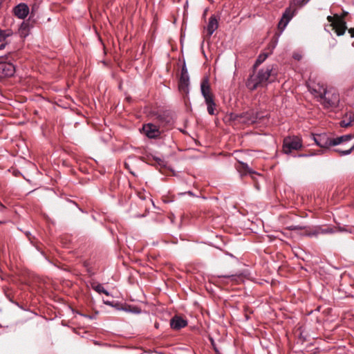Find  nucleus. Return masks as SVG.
Instances as JSON below:
<instances>
[{
	"mask_svg": "<svg viewBox=\"0 0 354 354\" xmlns=\"http://www.w3.org/2000/svg\"><path fill=\"white\" fill-rule=\"evenodd\" d=\"M313 156V154L301 153V154H299L297 156L298 157H308V156Z\"/></svg>",
	"mask_w": 354,
	"mask_h": 354,
	"instance_id": "nucleus-32",
	"label": "nucleus"
},
{
	"mask_svg": "<svg viewBox=\"0 0 354 354\" xmlns=\"http://www.w3.org/2000/svg\"><path fill=\"white\" fill-rule=\"evenodd\" d=\"M348 120H351V122H353L354 121V115H350Z\"/></svg>",
	"mask_w": 354,
	"mask_h": 354,
	"instance_id": "nucleus-36",
	"label": "nucleus"
},
{
	"mask_svg": "<svg viewBox=\"0 0 354 354\" xmlns=\"http://www.w3.org/2000/svg\"><path fill=\"white\" fill-rule=\"evenodd\" d=\"M294 58L297 59V60H299L300 58H301V55H294Z\"/></svg>",
	"mask_w": 354,
	"mask_h": 354,
	"instance_id": "nucleus-34",
	"label": "nucleus"
},
{
	"mask_svg": "<svg viewBox=\"0 0 354 354\" xmlns=\"http://www.w3.org/2000/svg\"><path fill=\"white\" fill-rule=\"evenodd\" d=\"M15 71V66L7 62H0V78L11 77Z\"/></svg>",
	"mask_w": 354,
	"mask_h": 354,
	"instance_id": "nucleus-6",
	"label": "nucleus"
},
{
	"mask_svg": "<svg viewBox=\"0 0 354 354\" xmlns=\"http://www.w3.org/2000/svg\"><path fill=\"white\" fill-rule=\"evenodd\" d=\"M201 91L205 102L214 98L207 78H204L201 83Z\"/></svg>",
	"mask_w": 354,
	"mask_h": 354,
	"instance_id": "nucleus-10",
	"label": "nucleus"
},
{
	"mask_svg": "<svg viewBox=\"0 0 354 354\" xmlns=\"http://www.w3.org/2000/svg\"><path fill=\"white\" fill-rule=\"evenodd\" d=\"M335 232V230L332 227H325L323 228L322 227H316L314 230L310 231L306 234L308 236H317L319 234H333Z\"/></svg>",
	"mask_w": 354,
	"mask_h": 354,
	"instance_id": "nucleus-14",
	"label": "nucleus"
},
{
	"mask_svg": "<svg viewBox=\"0 0 354 354\" xmlns=\"http://www.w3.org/2000/svg\"><path fill=\"white\" fill-rule=\"evenodd\" d=\"M301 147V140L298 137H287L283 140V151L286 154H290L292 150H298Z\"/></svg>",
	"mask_w": 354,
	"mask_h": 354,
	"instance_id": "nucleus-3",
	"label": "nucleus"
},
{
	"mask_svg": "<svg viewBox=\"0 0 354 354\" xmlns=\"http://www.w3.org/2000/svg\"><path fill=\"white\" fill-rule=\"evenodd\" d=\"M349 34L351 35V37L352 38H354V28H351L348 30Z\"/></svg>",
	"mask_w": 354,
	"mask_h": 354,
	"instance_id": "nucleus-31",
	"label": "nucleus"
},
{
	"mask_svg": "<svg viewBox=\"0 0 354 354\" xmlns=\"http://www.w3.org/2000/svg\"><path fill=\"white\" fill-rule=\"evenodd\" d=\"M353 149H354V145L348 149H346V150L335 149V151L339 153L340 156H346V155L350 154Z\"/></svg>",
	"mask_w": 354,
	"mask_h": 354,
	"instance_id": "nucleus-24",
	"label": "nucleus"
},
{
	"mask_svg": "<svg viewBox=\"0 0 354 354\" xmlns=\"http://www.w3.org/2000/svg\"><path fill=\"white\" fill-rule=\"evenodd\" d=\"M140 198H142V199H144V198H144V197H142V196H140Z\"/></svg>",
	"mask_w": 354,
	"mask_h": 354,
	"instance_id": "nucleus-38",
	"label": "nucleus"
},
{
	"mask_svg": "<svg viewBox=\"0 0 354 354\" xmlns=\"http://www.w3.org/2000/svg\"><path fill=\"white\" fill-rule=\"evenodd\" d=\"M242 276H243L242 273H239V274H231V275L219 276V277L227 278V279H230L232 281L238 282L239 280L242 279Z\"/></svg>",
	"mask_w": 354,
	"mask_h": 354,
	"instance_id": "nucleus-22",
	"label": "nucleus"
},
{
	"mask_svg": "<svg viewBox=\"0 0 354 354\" xmlns=\"http://www.w3.org/2000/svg\"><path fill=\"white\" fill-rule=\"evenodd\" d=\"M14 13L19 19H25L29 13V8L25 3H19L14 8Z\"/></svg>",
	"mask_w": 354,
	"mask_h": 354,
	"instance_id": "nucleus-12",
	"label": "nucleus"
},
{
	"mask_svg": "<svg viewBox=\"0 0 354 354\" xmlns=\"http://www.w3.org/2000/svg\"><path fill=\"white\" fill-rule=\"evenodd\" d=\"M156 120L162 124H168L171 122V118L165 113L157 114Z\"/></svg>",
	"mask_w": 354,
	"mask_h": 354,
	"instance_id": "nucleus-18",
	"label": "nucleus"
},
{
	"mask_svg": "<svg viewBox=\"0 0 354 354\" xmlns=\"http://www.w3.org/2000/svg\"><path fill=\"white\" fill-rule=\"evenodd\" d=\"M92 288L98 293H104L107 296L109 295V292L106 290L104 289V288L103 287L102 285H101L100 283L95 284V285H92Z\"/></svg>",
	"mask_w": 354,
	"mask_h": 354,
	"instance_id": "nucleus-23",
	"label": "nucleus"
},
{
	"mask_svg": "<svg viewBox=\"0 0 354 354\" xmlns=\"http://www.w3.org/2000/svg\"><path fill=\"white\" fill-rule=\"evenodd\" d=\"M187 325V321L178 315H175L170 320V326L174 330H180Z\"/></svg>",
	"mask_w": 354,
	"mask_h": 354,
	"instance_id": "nucleus-11",
	"label": "nucleus"
},
{
	"mask_svg": "<svg viewBox=\"0 0 354 354\" xmlns=\"http://www.w3.org/2000/svg\"><path fill=\"white\" fill-rule=\"evenodd\" d=\"M205 104H207V112L211 115H216V104L214 102V98L205 101Z\"/></svg>",
	"mask_w": 354,
	"mask_h": 354,
	"instance_id": "nucleus-19",
	"label": "nucleus"
},
{
	"mask_svg": "<svg viewBox=\"0 0 354 354\" xmlns=\"http://www.w3.org/2000/svg\"><path fill=\"white\" fill-rule=\"evenodd\" d=\"M351 124V120H343L340 122V125L342 127H348Z\"/></svg>",
	"mask_w": 354,
	"mask_h": 354,
	"instance_id": "nucleus-25",
	"label": "nucleus"
},
{
	"mask_svg": "<svg viewBox=\"0 0 354 354\" xmlns=\"http://www.w3.org/2000/svg\"><path fill=\"white\" fill-rule=\"evenodd\" d=\"M142 129L149 138H156L160 135V131L157 126L151 123L145 124Z\"/></svg>",
	"mask_w": 354,
	"mask_h": 354,
	"instance_id": "nucleus-9",
	"label": "nucleus"
},
{
	"mask_svg": "<svg viewBox=\"0 0 354 354\" xmlns=\"http://www.w3.org/2000/svg\"><path fill=\"white\" fill-rule=\"evenodd\" d=\"M327 19L329 22L331 23V26H333V23H334L335 21V20H334V18L333 17H331V16H328L327 17Z\"/></svg>",
	"mask_w": 354,
	"mask_h": 354,
	"instance_id": "nucleus-30",
	"label": "nucleus"
},
{
	"mask_svg": "<svg viewBox=\"0 0 354 354\" xmlns=\"http://www.w3.org/2000/svg\"><path fill=\"white\" fill-rule=\"evenodd\" d=\"M39 9V5L38 3H34L32 6V9H31V14H35L37 12Z\"/></svg>",
	"mask_w": 354,
	"mask_h": 354,
	"instance_id": "nucleus-27",
	"label": "nucleus"
},
{
	"mask_svg": "<svg viewBox=\"0 0 354 354\" xmlns=\"http://www.w3.org/2000/svg\"><path fill=\"white\" fill-rule=\"evenodd\" d=\"M295 13V10L292 9L290 7L286 9L285 12H283L282 17L281 20L279 21L278 24V28L280 30V32L281 33L284 29L286 28V26L289 23V21L291 20L292 17L294 16Z\"/></svg>",
	"mask_w": 354,
	"mask_h": 354,
	"instance_id": "nucleus-5",
	"label": "nucleus"
},
{
	"mask_svg": "<svg viewBox=\"0 0 354 354\" xmlns=\"http://www.w3.org/2000/svg\"><path fill=\"white\" fill-rule=\"evenodd\" d=\"M189 84V76L185 63L184 62L181 70V74L179 82V88L185 91L187 90Z\"/></svg>",
	"mask_w": 354,
	"mask_h": 354,
	"instance_id": "nucleus-8",
	"label": "nucleus"
},
{
	"mask_svg": "<svg viewBox=\"0 0 354 354\" xmlns=\"http://www.w3.org/2000/svg\"><path fill=\"white\" fill-rule=\"evenodd\" d=\"M271 54V50L269 51V52H264V53H261L257 60H256V62L254 65V67H257V66L260 65L261 64H262L266 59L267 57Z\"/></svg>",
	"mask_w": 354,
	"mask_h": 354,
	"instance_id": "nucleus-20",
	"label": "nucleus"
},
{
	"mask_svg": "<svg viewBox=\"0 0 354 354\" xmlns=\"http://www.w3.org/2000/svg\"><path fill=\"white\" fill-rule=\"evenodd\" d=\"M353 138H354V135H353V134H347V135L337 137L336 138H333L332 145L333 146H335V145L341 144L343 142L348 141Z\"/></svg>",
	"mask_w": 354,
	"mask_h": 354,
	"instance_id": "nucleus-17",
	"label": "nucleus"
},
{
	"mask_svg": "<svg viewBox=\"0 0 354 354\" xmlns=\"http://www.w3.org/2000/svg\"><path fill=\"white\" fill-rule=\"evenodd\" d=\"M6 44H7L6 43H2V44H0V50L3 49V48L6 47Z\"/></svg>",
	"mask_w": 354,
	"mask_h": 354,
	"instance_id": "nucleus-33",
	"label": "nucleus"
},
{
	"mask_svg": "<svg viewBox=\"0 0 354 354\" xmlns=\"http://www.w3.org/2000/svg\"><path fill=\"white\" fill-rule=\"evenodd\" d=\"M12 35V31L10 29L1 30L0 29V42L4 41L7 37Z\"/></svg>",
	"mask_w": 354,
	"mask_h": 354,
	"instance_id": "nucleus-21",
	"label": "nucleus"
},
{
	"mask_svg": "<svg viewBox=\"0 0 354 354\" xmlns=\"http://www.w3.org/2000/svg\"><path fill=\"white\" fill-rule=\"evenodd\" d=\"M304 227L300 225H291L288 227V229L290 230H302Z\"/></svg>",
	"mask_w": 354,
	"mask_h": 354,
	"instance_id": "nucleus-28",
	"label": "nucleus"
},
{
	"mask_svg": "<svg viewBox=\"0 0 354 354\" xmlns=\"http://www.w3.org/2000/svg\"><path fill=\"white\" fill-rule=\"evenodd\" d=\"M243 166H244V167H245V168L248 169V165H245V164H243Z\"/></svg>",
	"mask_w": 354,
	"mask_h": 354,
	"instance_id": "nucleus-37",
	"label": "nucleus"
},
{
	"mask_svg": "<svg viewBox=\"0 0 354 354\" xmlns=\"http://www.w3.org/2000/svg\"><path fill=\"white\" fill-rule=\"evenodd\" d=\"M32 26L28 20L24 21L18 30V32L21 37L26 38L30 34Z\"/></svg>",
	"mask_w": 354,
	"mask_h": 354,
	"instance_id": "nucleus-16",
	"label": "nucleus"
},
{
	"mask_svg": "<svg viewBox=\"0 0 354 354\" xmlns=\"http://www.w3.org/2000/svg\"><path fill=\"white\" fill-rule=\"evenodd\" d=\"M309 0H294L295 4L302 6L306 4Z\"/></svg>",
	"mask_w": 354,
	"mask_h": 354,
	"instance_id": "nucleus-26",
	"label": "nucleus"
},
{
	"mask_svg": "<svg viewBox=\"0 0 354 354\" xmlns=\"http://www.w3.org/2000/svg\"><path fill=\"white\" fill-rule=\"evenodd\" d=\"M316 97H319L320 102L325 108H335L337 107L339 102V97L335 92L328 91L325 88H319V91Z\"/></svg>",
	"mask_w": 354,
	"mask_h": 354,
	"instance_id": "nucleus-2",
	"label": "nucleus"
},
{
	"mask_svg": "<svg viewBox=\"0 0 354 354\" xmlns=\"http://www.w3.org/2000/svg\"><path fill=\"white\" fill-rule=\"evenodd\" d=\"M315 143L322 148H328L332 145L333 139L330 138L326 133L313 135Z\"/></svg>",
	"mask_w": 354,
	"mask_h": 354,
	"instance_id": "nucleus-7",
	"label": "nucleus"
},
{
	"mask_svg": "<svg viewBox=\"0 0 354 354\" xmlns=\"http://www.w3.org/2000/svg\"><path fill=\"white\" fill-rule=\"evenodd\" d=\"M277 74L273 65L267 66L260 69L257 74L251 75L246 82V86L248 89L254 91L259 86L272 82Z\"/></svg>",
	"mask_w": 354,
	"mask_h": 354,
	"instance_id": "nucleus-1",
	"label": "nucleus"
},
{
	"mask_svg": "<svg viewBox=\"0 0 354 354\" xmlns=\"http://www.w3.org/2000/svg\"><path fill=\"white\" fill-rule=\"evenodd\" d=\"M130 311L136 314H139L141 313L140 308L138 307H133L132 309L130 310Z\"/></svg>",
	"mask_w": 354,
	"mask_h": 354,
	"instance_id": "nucleus-29",
	"label": "nucleus"
},
{
	"mask_svg": "<svg viewBox=\"0 0 354 354\" xmlns=\"http://www.w3.org/2000/svg\"><path fill=\"white\" fill-rule=\"evenodd\" d=\"M333 29L335 31L337 36L343 35L347 29L346 22L339 19H335V21L333 23Z\"/></svg>",
	"mask_w": 354,
	"mask_h": 354,
	"instance_id": "nucleus-13",
	"label": "nucleus"
},
{
	"mask_svg": "<svg viewBox=\"0 0 354 354\" xmlns=\"http://www.w3.org/2000/svg\"><path fill=\"white\" fill-rule=\"evenodd\" d=\"M218 19L214 15H212L209 19V21L206 27L208 37H211L214 32L218 28Z\"/></svg>",
	"mask_w": 354,
	"mask_h": 354,
	"instance_id": "nucleus-15",
	"label": "nucleus"
},
{
	"mask_svg": "<svg viewBox=\"0 0 354 354\" xmlns=\"http://www.w3.org/2000/svg\"><path fill=\"white\" fill-rule=\"evenodd\" d=\"M263 115H260L259 113L254 110H250L241 113L237 116L239 121L245 124H254L263 118Z\"/></svg>",
	"mask_w": 354,
	"mask_h": 354,
	"instance_id": "nucleus-4",
	"label": "nucleus"
},
{
	"mask_svg": "<svg viewBox=\"0 0 354 354\" xmlns=\"http://www.w3.org/2000/svg\"><path fill=\"white\" fill-rule=\"evenodd\" d=\"M186 194H189V196H194V193L192 192H191V191L187 192Z\"/></svg>",
	"mask_w": 354,
	"mask_h": 354,
	"instance_id": "nucleus-35",
	"label": "nucleus"
}]
</instances>
